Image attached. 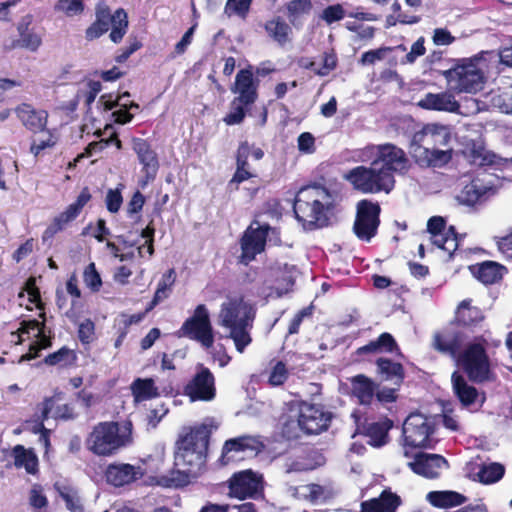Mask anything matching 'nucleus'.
<instances>
[{
	"label": "nucleus",
	"mask_w": 512,
	"mask_h": 512,
	"mask_svg": "<svg viewBox=\"0 0 512 512\" xmlns=\"http://www.w3.org/2000/svg\"><path fill=\"white\" fill-rule=\"evenodd\" d=\"M211 432V427L203 423L181 435L176 443L175 465L183 470H172L158 476L157 485L176 488L188 484L190 475H195L205 464Z\"/></svg>",
	"instance_id": "nucleus-1"
},
{
	"label": "nucleus",
	"mask_w": 512,
	"mask_h": 512,
	"mask_svg": "<svg viewBox=\"0 0 512 512\" xmlns=\"http://www.w3.org/2000/svg\"><path fill=\"white\" fill-rule=\"evenodd\" d=\"M496 58L493 51H482L473 57L460 60L454 67L443 73L449 89L457 93L481 91L491 64H496Z\"/></svg>",
	"instance_id": "nucleus-2"
},
{
	"label": "nucleus",
	"mask_w": 512,
	"mask_h": 512,
	"mask_svg": "<svg viewBox=\"0 0 512 512\" xmlns=\"http://www.w3.org/2000/svg\"><path fill=\"white\" fill-rule=\"evenodd\" d=\"M255 318V309L242 298L228 299L221 305L219 325L228 330L236 350L243 353L252 342L250 330Z\"/></svg>",
	"instance_id": "nucleus-3"
},
{
	"label": "nucleus",
	"mask_w": 512,
	"mask_h": 512,
	"mask_svg": "<svg viewBox=\"0 0 512 512\" xmlns=\"http://www.w3.org/2000/svg\"><path fill=\"white\" fill-rule=\"evenodd\" d=\"M335 197L324 187L302 188L294 202V213L304 228L323 227L328 223V214L333 208Z\"/></svg>",
	"instance_id": "nucleus-4"
},
{
	"label": "nucleus",
	"mask_w": 512,
	"mask_h": 512,
	"mask_svg": "<svg viewBox=\"0 0 512 512\" xmlns=\"http://www.w3.org/2000/svg\"><path fill=\"white\" fill-rule=\"evenodd\" d=\"M133 442L132 424L114 421L100 422L88 434L86 448L97 456L110 457Z\"/></svg>",
	"instance_id": "nucleus-5"
},
{
	"label": "nucleus",
	"mask_w": 512,
	"mask_h": 512,
	"mask_svg": "<svg viewBox=\"0 0 512 512\" xmlns=\"http://www.w3.org/2000/svg\"><path fill=\"white\" fill-rule=\"evenodd\" d=\"M96 20L87 28L86 38L94 40L102 36L111 28L110 39L114 43L122 40L127 32L128 17L124 9H117L111 14L109 7L105 3H99L95 9Z\"/></svg>",
	"instance_id": "nucleus-6"
},
{
	"label": "nucleus",
	"mask_w": 512,
	"mask_h": 512,
	"mask_svg": "<svg viewBox=\"0 0 512 512\" xmlns=\"http://www.w3.org/2000/svg\"><path fill=\"white\" fill-rule=\"evenodd\" d=\"M344 178L356 190L366 194L379 193L381 191L389 193L395 184L394 176H389L373 161L369 167L358 166L351 169Z\"/></svg>",
	"instance_id": "nucleus-7"
},
{
	"label": "nucleus",
	"mask_w": 512,
	"mask_h": 512,
	"mask_svg": "<svg viewBox=\"0 0 512 512\" xmlns=\"http://www.w3.org/2000/svg\"><path fill=\"white\" fill-rule=\"evenodd\" d=\"M435 421L421 413H411L403 423V456L410 457L412 448H432Z\"/></svg>",
	"instance_id": "nucleus-8"
},
{
	"label": "nucleus",
	"mask_w": 512,
	"mask_h": 512,
	"mask_svg": "<svg viewBox=\"0 0 512 512\" xmlns=\"http://www.w3.org/2000/svg\"><path fill=\"white\" fill-rule=\"evenodd\" d=\"M486 342L483 336L477 337L456 357L458 364L462 366L469 378L476 382L490 378V362L485 351Z\"/></svg>",
	"instance_id": "nucleus-9"
},
{
	"label": "nucleus",
	"mask_w": 512,
	"mask_h": 512,
	"mask_svg": "<svg viewBox=\"0 0 512 512\" xmlns=\"http://www.w3.org/2000/svg\"><path fill=\"white\" fill-rule=\"evenodd\" d=\"M180 331L182 335L201 343L206 349L213 346V327L208 309L204 304H200L195 308L193 316L183 323Z\"/></svg>",
	"instance_id": "nucleus-10"
},
{
	"label": "nucleus",
	"mask_w": 512,
	"mask_h": 512,
	"mask_svg": "<svg viewBox=\"0 0 512 512\" xmlns=\"http://www.w3.org/2000/svg\"><path fill=\"white\" fill-rule=\"evenodd\" d=\"M379 214L378 203L369 200L358 202L353 230L359 239L370 241L376 235L380 223Z\"/></svg>",
	"instance_id": "nucleus-11"
},
{
	"label": "nucleus",
	"mask_w": 512,
	"mask_h": 512,
	"mask_svg": "<svg viewBox=\"0 0 512 512\" xmlns=\"http://www.w3.org/2000/svg\"><path fill=\"white\" fill-rule=\"evenodd\" d=\"M275 233V229L268 224L261 225L258 221H253L244 232L241 239L242 254L240 260L244 264H248L255 259L265 249L268 233Z\"/></svg>",
	"instance_id": "nucleus-12"
},
{
	"label": "nucleus",
	"mask_w": 512,
	"mask_h": 512,
	"mask_svg": "<svg viewBox=\"0 0 512 512\" xmlns=\"http://www.w3.org/2000/svg\"><path fill=\"white\" fill-rule=\"evenodd\" d=\"M263 448L261 441L254 436H240L232 438L224 443L221 462L226 465L233 461L241 460L247 456L258 454Z\"/></svg>",
	"instance_id": "nucleus-13"
},
{
	"label": "nucleus",
	"mask_w": 512,
	"mask_h": 512,
	"mask_svg": "<svg viewBox=\"0 0 512 512\" xmlns=\"http://www.w3.org/2000/svg\"><path fill=\"white\" fill-rule=\"evenodd\" d=\"M451 140L452 132L449 126L432 123L425 125L422 130L413 135L411 146L452 148Z\"/></svg>",
	"instance_id": "nucleus-14"
},
{
	"label": "nucleus",
	"mask_w": 512,
	"mask_h": 512,
	"mask_svg": "<svg viewBox=\"0 0 512 512\" xmlns=\"http://www.w3.org/2000/svg\"><path fill=\"white\" fill-rule=\"evenodd\" d=\"M331 414L316 404L302 403L299 408L298 425L307 434H318L327 429Z\"/></svg>",
	"instance_id": "nucleus-15"
},
{
	"label": "nucleus",
	"mask_w": 512,
	"mask_h": 512,
	"mask_svg": "<svg viewBox=\"0 0 512 512\" xmlns=\"http://www.w3.org/2000/svg\"><path fill=\"white\" fill-rule=\"evenodd\" d=\"M379 168L389 176L394 173H402L408 168L409 160L405 152L394 144H381L378 149V157L373 159Z\"/></svg>",
	"instance_id": "nucleus-16"
},
{
	"label": "nucleus",
	"mask_w": 512,
	"mask_h": 512,
	"mask_svg": "<svg viewBox=\"0 0 512 512\" xmlns=\"http://www.w3.org/2000/svg\"><path fill=\"white\" fill-rule=\"evenodd\" d=\"M185 394L191 401H211L215 398V379L211 371L200 366L195 376L185 386Z\"/></svg>",
	"instance_id": "nucleus-17"
},
{
	"label": "nucleus",
	"mask_w": 512,
	"mask_h": 512,
	"mask_svg": "<svg viewBox=\"0 0 512 512\" xmlns=\"http://www.w3.org/2000/svg\"><path fill=\"white\" fill-rule=\"evenodd\" d=\"M262 489V477L251 470L235 473L229 480V496L243 500Z\"/></svg>",
	"instance_id": "nucleus-18"
},
{
	"label": "nucleus",
	"mask_w": 512,
	"mask_h": 512,
	"mask_svg": "<svg viewBox=\"0 0 512 512\" xmlns=\"http://www.w3.org/2000/svg\"><path fill=\"white\" fill-rule=\"evenodd\" d=\"M132 148L136 153L139 163L142 165V173L144 178L141 180V186H146L153 181L159 169V161L155 150L151 145L141 138L132 140Z\"/></svg>",
	"instance_id": "nucleus-19"
},
{
	"label": "nucleus",
	"mask_w": 512,
	"mask_h": 512,
	"mask_svg": "<svg viewBox=\"0 0 512 512\" xmlns=\"http://www.w3.org/2000/svg\"><path fill=\"white\" fill-rule=\"evenodd\" d=\"M407 465L417 474L426 478H436L447 465L444 457L438 454L410 453Z\"/></svg>",
	"instance_id": "nucleus-20"
},
{
	"label": "nucleus",
	"mask_w": 512,
	"mask_h": 512,
	"mask_svg": "<svg viewBox=\"0 0 512 512\" xmlns=\"http://www.w3.org/2000/svg\"><path fill=\"white\" fill-rule=\"evenodd\" d=\"M296 275L297 270L295 267L287 264L283 268L272 269L271 277L274 279V282L267 281V288L270 291L263 293L266 297L279 298L283 296L292 289Z\"/></svg>",
	"instance_id": "nucleus-21"
},
{
	"label": "nucleus",
	"mask_w": 512,
	"mask_h": 512,
	"mask_svg": "<svg viewBox=\"0 0 512 512\" xmlns=\"http://www.w3.org/2000/svg\"><path fill=\"white\" fill-rule=\"evenodd\" d=\"M18 120L31 132H43L47 125L48 113L42 109H36L31 104L21 103L14 109Z\"/></svg>",
	"instance_id": "nucleus-22"
},
{
	"label": "nucleus",
	"mask_w": 512,
	"mask_h": 512,
	"mask_svg": "<svg viewBox=\"0 0 512 512\" xmlns=\"http://www.w3.org/2000/svg\"><path fill=\"white\" fill-rule=\"evenodd\" d=\"M410 153L414 160L421 166L440 167L450 161L452 148H423L420 146H410Z\"/></svg>",
	"instance_id": "nucleus-23"
},
{
	"label": "nucleus",
	"mask_w": 512,
	"mask_h": 512,
	"mask_svg": "<svg viewBox=\"0 0 512 512\" xmlns=\"http://www.w3.org/2000/svg\"><path fill=\"white\" fill-rule=\"evenodd\" d=\"M44 328V323H40L37 320L21 322L18 329L19 334H30L31 331H35V337L37 340L30 345V352L20 357L18 361L19 363L35 358L40 350L45 349L51 345L50 339L45 335Z\"/></svg>",
	"instance_id": "nucleus-24"
},
{
	"label": "nucleus",
	"mask_w": 512,
	"mask_h": 512,
	"mask_svg": "<svg viewBox=\"0 0 512 512\" xmlns=\"http://www.w3.org/2000/svg\"><path fill=\"white\" fill-rule=\"evenodd\" d=\"M238 96L235 103L242 102L244 105H251L257 99V82L254 80L253 73L248 69L240 70L235 79V86L232 89Z\"/></svg>",
	"instance_id": "nucleus-25"
},
{
	"label": "nucleus",
	"mask_w": 512,
	"mask_h": 512,
	"mask_svg": "<svg viewBox=\"0 0 512 512\" xmlns=\"http://www.w3.org/2000/svg\"><path fill=\"white\" fill-rule=\"evenodd\" d=\"M142 476L141 467L124 463L111 464L106 471L107 482L117 487L127 485Z\"/></svg>",
	"instance_id": "nucleus-26"
},
{
	"label": "nucleus",
	"mask_w": 512,
	"mask_h": 512,
	"mask_svg": "<svg viewBox=\"0 0 512 512\" xmlns=\"http://www.w3.org/2000/svg\"><path fill=\"white\" fill-rule=\"evenodd\" d=\"M418 106L427 110L445 111L456 113L460 105L450 92L427 93L419 102Z\"/></svg>",
	"instance_id": "nucleus-27"
},
{
	"label": "nucleus",
	"mask_w": 512,
	"mask_h": 512,
	"mask_svg": "<svg viewBox=\"0 0 512 512\" xmlns=\"http://www.w3.org/2000/svg\"><path fill=\"white\" fill-rule=\"evenodd\" d=\"M250 145L247 142H243L240 144L237 150L236 156V171L232 179L230 180V185L232 184H240L252 177H255V173L250 169L248 158L250 156Z\"/></svg>",
	"instance_id": "nucleus-28"
},
{
	"label": "nucleus",
	"mask_w": 512,
	"mask_h": 512,
	"mask_svg": "<svg viewBox=\"0 0 512 512\" xmlns=\"http://www.w3.org/2000/svg\"><path fill=\"white\" fill-rule=\"evenodd\" d=\"M473 275L484 284H493L500 280L506 271L505 267L493 262L486 261L471 268Z\"/></svg>",
	"instance_id": "nucleus-29"
},
{
	"label": "nucleus",
	"mask_w": 512,
	"mask_h": 512,
	"mask_svg": "<svg viewBox=\"0 0 512 512\" xmlns=\"http://www.w3.org/2000/svg\"><path fill=\"white\" fill-rule=\"evenodd\" d=\"M352 393L360 404H370L375 396V383L364 375H357L352 378Z\"/></svg>",
	"instance_id": "nucleus-30"
},
{
	"label": "nucleus",
	"mask_w": 512,
	"mask_h": 512,
	"mask_svg": "<svg viewBox=\"0 0 512 512\" xmlns=\"http://www.w3.org/2000/svg\"><path fill=\"white\" fill-rule=\"evenodd\" d=\"M60 497L65 501L66 508L71 512H84L78 491L66 482L58 481L54 485Z\"/></svg>",
	"instance_id": "nucleus-31"
},
{
	"label": "nucleus",
	"mask_w": 512,
	"mask_h": 512,
	"mask_svg": "<svg viewBox=\"0 0 512 512\" xmlns=\"http://www.w3.org/2000/svg\"><path fill=\"white\" fill-rule=\"evenodd\" d=\"M432 346L437 351L456 358L459 354L461 341L457 335L449 333H436L433 337Z\"/></svg>",
	"instance_id": "nucleus-32"
},
{
	"label": "nucleus",
	"mask_w": 512,
	"mask_h": 512,
	"mask_svg": "<svg viewBox=\"0 0 512 512\" xmlns=\"http://www.w3.org/2000/svg\"><path fill=\"white\" fill-rule=\"evenodd\" d=\"M453 389L459 400L464 406L473 404L478 398L477 390L468 385L463 376L454 372L452 374Z\"/></svg>",
	"instance_id": "nucleus-33"
},
{
	"label": "nucleus",
	"mask_w": 512,
	"mask_h": 512,
	"mask_svg": "<svg viewBox=\"0 0 512 512\" xmlns=\"http://www.w3.org/2000/svg\"><path fill=\"white\" fill-rule=\"evenodd\" d=\"M428 501L436 507H452L466 501L465 496L454 491H433L427 494Z\"/></svg>",
	"instance_id": "nucleus-34"
},
{
	"label": "nucleus",
	"mask_w": 512,
	"mask_h": 512,
	"mask_svg": "<svg viewBox=\"0 0 512 512\" xmlns=\"http://www.w3.org/2000/svg\"><path fill=\"white\" fill-rule=\"evenodd\" d=\"M77 217L78 215L75 213V209L68 206L66 210L57 215L53 219L52 223L46 228L42 236L43 241L53 238L58 232L64 230L69 225V223L74 221Z\"/></svg>",
	"instance_id": "nucleus-35"
},
{
	"label": "nucleus",
	"mask_w": 512,
	"mask_h": 512,
	"mask_svg": "<svg viewBox=\"0 0 512 512\" xmlns=\"http://www.w3.org/2000/svg\"><path fill=\"white\" fill-rule=\"evenodd\" d=\"M265 30L268 35L280 45L290 41L291 27L280 17L266 22Z\"/></svg>",
	"instance_id": "nucleus-36"
},
{
	"label": "nucleus",
	"mask_w": 512,
	"mask_h": 512,
	"mask_svg": "<svg viewBox=\"0 0 512 512\" xmlns=\"http://www.w3.org/2000/svg\"><path fill=\"white\" fill-rule=\"evenodd\" d=\"M378 372L384 380L392 381L394 384H400L404 377L403 367L400 363L393 362L386 358L377 360Z\"/></svg>",
	"instance_id": "nucleus-37"
},
{
	"label": "nucleus",
	"mask_w": 512,
	"mask_h": 512,
	"mask_svg": "<svg viewBox=\"0 0 512 512\" xmlns=\"http://www.w3.org/2000/svg\"><path fill=\"white\" fill-rule=\"evenodd\" d=\"M311 8L310 0H292L288 2L286 5L288 20L294 27H300L302 18L310 13Z\"/></svg>",
	"instance_id": "nucleus-38"
},
{
	"label": "nucleus",
	"mask_w": 512,
	"mask_h": 512,
	"mask_svg": "<svg viewBox=\"0 0 512 512\" xmlns=\"http://www.w3.org/2000/svg\"><path fill=\"white\" fill-rule=\"evenodd\" d=\"M13 457L16 467L25 468L30 474L35 473L38 460L32 450L25 449L22 445H17L13 448Z\"/></svg>",
	"instance_id": "nucleus-39"
},
{
	"label": "nucleus",
	"mask_w": 512,
	"mask_h": 512,
	"mask_svg": "<svg viewBox=\"0 0 512 512\" xmlns=\"http://www.w3.org/2000/svg\"><path fill=\"white\" fill-rule=\"evenodd\" d=\"M131 388L136 401L148 400L159 395L158 388L151 378H138L132 383Z\"/></svg>",
	"instance_id": "nucleus-40"
},
{
	"label": "nucleus",
	"mask_w": 512,
	"mask_h": 512,
	"mask_svg": "<svg viewBox=\"0 0 512 512\" xmlns=\"http://www.w3.org/2000/svg\"><path fill=\"white\" fill-rule=\"evenodd\" d=\"M430 239L435 246L447 252L450 256L458 248L457 236L452 226L444 232L430 235Z\"/></svg>",
	"instance_id": "nucleus-41"
},
{
	"label": "nucleus",
	"mask_w": 512,
	"mask_h": 512,
	"mask_svg": "<svg viewBox=\"0 0 512 512\" xmlns=\"http://www.w3.org/2000/svg\"><path fill=\"white\" fill-rule=\"evenodd\" d=\"M176 280V273L174 269H169L161 278L158 283L156 292L154 294L153 300L151 302L150 308H153L164 299L168 298L171 293L172 286L174 285Z\"/></svg>",
	"instance_id": "nucleus-42"
},
{
	"label": "nucleus",
	"mask_w": 512,
	"mask_h": 512,
	"mask_svg": "<svg viewBox=\"0 0 512 512\" xmlns=\"http://www.w3.org/2000/svg\"><path fill=\"white\" fill-rule=\"evenodd\" d=\"M391 427L392 423L389 420L369 424L367 427V436L370 438L369 443L373 446L384 445Z\"/></svg>",
	"instance_id": "nucleus-43"
},
{
	"label": "nucleus",
	"mask_w": 512,
	"mask_h": 512,
	"mask_svg": "<svg viewBox=\"0 0 512 512\" xmlns=\"http://www.w3.org/2000/svg\"><path fill=\"white\" fill-rule=\"evenodd\" d=\"M483 187L476 181L466 185L457 195L456 199L460 204L472 206L484 195Z\"/></svg>",
	"instance_id": "nucleus-44"
},
{
	"label": "nucleus",
	"mask_w": 512,
	"mask_h": 512,
	"mask_svg": "<svg viewBox=\"0 0 512 512\" xmlns=\"http://www.w3.org/2000/svg\"><path fill=\"white\" fill-rule=\"evenodd\" d=\"M457 319L464 325H470L483 319L479 308L471 306L469 300L462 301L457 309Z\"/></svg>",
	"instance_id": "nucleus-45"
},
{
	"label": "nucleus",
	"mask_w": 512,
	"mask_h": 512,
	"mask_svg": "<svg viewBox=\"0 0 512 512\" xmlns=\"http://www.w3.org/2000/svg\"><path fill=\"white\" fill-rule=\"evenodd\" d=\"M504 466L499 463L485 464L478 472V477L482 483L492 484L499 481L504 475Z\"/></svg>",
	"instance_id": "nucleus-46"
},
{
	"label": "nucleus",
	"mask_w": 512,
	"mask_h": 512,
	"mask_svg": "<svg viewBox=\"0 0 512 512\" xmlns=\"http://www.w3.org/2000/svg\"><path fill=\"white\" fill-rule=\"evenodd\" d=\"M396 348V342L391 334L383 333L376 341H372L369 344L361 348L364 352H376V351H387L391 352Z\"/></svg>",
	"instance_id": "nucleus-47"
},
{
	"label": "nucleus",
	"mask_w": 512,
	"mask_h": 512,
	"mask_svg": "<svg viewBox=\"0 0 512 512\" xmlns=\"http://www.w3.org/2000/svg\"><path fill=\"white\" fill-rule=\"evenodd\" d=\"M337 66V56L334 51L325 52L322 55V65L318 67L316 62H311L307 68L313 70L319 76H326Z\"/></svg>",
	"instance_id": "nucleus-48"
},
{
	"label": "nucleus",
	"mask_w": 512,
	"mask_h": 512,
	"mask_svg": "<svg viewBox=\"0 0 512 512\" xmlns=\"http://www.w3.org/2000/svg\"><path fill=\"white\" fill-rule=\"evenodd\" d=\"M101 90L102 84L99 81L89 80L78 90L77 99L83 100L87 106H90Z\"/></svg>",
	"instance_id": "nucleus-49"
},
{
	"label": "nucleus",
	"mask_w": 512,
	"mask_h": 512,
	"mask_svg": "<svg viewBox=\"0 0 512 512\" xmlns=\"http://www.w3.org/2000/svg\"><path fill=\"white\" fill-rule=\"evenodd\" d=\"M55 8L67 17H74L83 13L84 4L83 0H59Z\"/></svg>",
	"instance_id": "nucleus-50"
},
{
	"label": "nucleus",
	"mask_w": 512,
	"mask_h": 512,
	"mask_svg": "<svg viewBox=\"0 0 512 512\" xmlns=\"http://www.w3.org/2000/svg\"><path fill=\"white\" fill-rule=\"evenodd\" d=\"M252 0H227L224 12L229 17L233 14L245 18L249 12Z\"/></svg>",
	"instance_id": "nucleus-51"
},
{
	"label": "nucleus",
	"mask_w": 512,
	"mask_h": 512,
	"mask_svg": "<svg viewBox=\"0 0 512 512\" xmlns=\"http://www.w3.org/2000/svg\"><path fill=\"white\" fill-rule=\"evenodd\" d=\"M18 31L20 34V47L21 48H26V49L34 52L40 47L42 40L38 34L33 33V32L24 31L22 25H19Z\"/></svg>",
	"instance_id": "nucleus-52"
},
{
	"label": "nucleus",
	"mask_w": 512,
	"mask_h": 512,
	"mask_svg": "<svg viewBox=\"0 0 512 512\" xmlns=\"http://www.w3.org/2000/svg\"><path fill=\"white\" fill-rule=\"evenodd\" d=\"M84 283L92 291L97 292L102 286V280L99 273L96 271L94 263H90L83 273Z\"/></svg>",
	"instance_id": "nucleus-53"
},
{
	"label": "nucleus",
	"mask_w": 512,
	"mask_h": 512,
	"mask_svg": "<svg viewBox=\"0 0 512 512\" xmlns=\"http://www.w3.org/2000/svg\"><path fill=\"white\" fill-rule=\"evenodd\" d=\"M345 16V10L340 4H335L326 7L321 15L320 18L324 20L328 25H331L334 22L340 21Z\"/></svg>",
	"instance_id": "nucleus-54"
},
{
	"label": "nucleus",
	"mask_w": 512,
	"mask_h": 512,
	"mask_svg": "<svg viewBox=\"0 0 512 512\" xmlns=\"http://www.w3.org/2000/svg\"><path fill=\"white\" fill-rule=\"evenodd\" d=\"M244 104L242 102L235 103V99L231 102V110L230 112L224 117V122L227 125H236L240 124L244 117H245V111H244Z\"/></svg>",
	"instance_id": "nucleus-55"
},
{
	"label": "nucleus",
	"mask_w": 512,
	"mask_h": 512,
	"mask_svg": "<svg viewBox=\"0 0 512 512\" xmlns=\"http://www.w3.org/2000/svg\"><path fill=\"white\" fill-rule=\"evenodd\" d=\"M287 377L288 371L286 365L282 361H279L271 370L269 383L273 386L282 385L286 381Z\"/></svg>",
	"instance_id": "nucleus-56"
},
{
	"label": "nucleus",
	"mask_w": 512,
	"mask_h": 512,
	"mask_svg": "<svg viewBox=\"0 0 512 512\" xmlns=\"http://www.w3.org/2000/svg\"><path fill=\"white\" fill-rule=\"evenodd\" d=\"M56 141L57 140L54 135L50 131H47V136L45 138H40L32 143L30 151L34 156H38L46 148L53 147L56 144Z\"/></svg>",
	"instance_id": "nucleus-57"
},
{
	"label": "nucleus",
	"mask_w": 512,
	"mask_h": 512,
	"mask_svg": "<svg viewBox=\"0 0 512 512\" xmlns=\"http://www.w3.org/2000/svg\"><path fill=\"white\" fill-rule=\"evenodd\" d=\"M106 206L109 212L116 213L119 211L121 204L123 202V198L121 195L120 189H110L106 195Z\"/></svg>",
	"instance_id": "nucleus-58"
},
{
	"label": "nucleus",
	"mask_w": 512,
	"mask_h": 512,
	"mask_svg": "<svg viewBox=\"0 0 512 512\" xmlns=\"http://www.w3.org/2000/svg\"><path fill=\"white\" fill-rule=\"evenodd\" d=\"M29 501L34 508H43L48 504V500L43 493V488L40 485H34L29 494Z\"/></svg>",
	"instance_id": "nucleus-59"
},
{
	"label": "nucleus",
	"mask_w": 512,
	"mask_h": 512,
	"mask_svg": "<svg viewBox=\"0 0 512 512\" xmlns=\"http://www.w3.org/2000/svg\"><path fill=\"white\" fill-rule=\"evenodd\" d=\"M128 97H130L129 92H124L117 98H113V96L110 94L102 95L99 102L102 104V106L104 107L105 110H112L116 106L126 107V102H122V100H123V98H128Z\"/></svg>",
	"instance_id": "nucleus-60"
},
{
	"label": "nucleus",
	"mask_w": 512,
	"mask_h": 512,
	"mask_svg": "<svg viewBox=\"0 0 512 512\" xmlns=\"http://www.w3.org/2000/svg\"><path fill=\"white\" fill-rule=\"evenodd\" d=\"M298 149L300 152L311 154L315 151V138L309 132H304L298 137Z\"/></svg>",
	"instance_id": "nucleus-61"
},
{
	"label": "nucleus",
	"mask_w": 512,
	"mask_h": 512,
	"mask_svg": "<svg viewBox=\"0 0 512 512\" xmlns=\"http://www.w3.org/2000/svg\"><path fill=\"white\" fill-rule=\"evenodd\" d=\"M94 323L86 319L79 325L78 336L82 343H90L94 336Z\"/></svg>",
	"instance_id": "nucleus-62"
},
{
	"label": "nucleus",
	"mask_w": 512,
	"mask_h": 512,
	"mask_svg": "<svg viewBox=\"0 0 512 512\" xmlns=\"http://www.w3.org/2000/svg\"><path fill=\"white\" fill-rule=\"evenodd\" d=\"M493 104L499 108L501 112L512 114V94L504 93L493 98Z\"/></svg>",
	"instance_id": "nucleus-63"
},
{
	"label": "nucleus",
	"mask_w": 512,
	"mask_h": 512,
	"mask_svg": "<svg viewBox=\"0 0 512 512\" xmlns=\"http://www.w3.org/2000/svg\"><path fill=\"white\" fill-rule=\"evenodd\" d=\"M497 247L502 254L512 259V230L509 234L497 239Z\"/></svg>",
	"instance_id": "nucleus-64"
}]
</instances>
